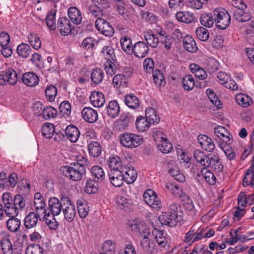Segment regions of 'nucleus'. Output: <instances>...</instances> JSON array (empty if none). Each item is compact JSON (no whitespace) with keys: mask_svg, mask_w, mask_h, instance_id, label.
Masks as SVG:
<instances>
[{"mask_svg":"<svg viewBox=\"0 0 254 254\" xmlns=\"http://www.w3.org/2000/svg\"><path fill=\"white\" fill-rule=\"evenodd\" d=\"M82 159H79L77 162L71 163L70 166H63L61 167L60 171L63 176L72 181H78L81 180L85 174L84 163L87 160L83 156Z\"/></svg>","mask_w":254,"mask_h":254,"instance_id":"obj_1","label":"nucleus"},{"mask_svg":"<svg viewBox=\"0 0 254 254\" xmlns=\"http://www.w3.org/2000/svg\"><path fill=\"white\" fill-rule=\"evenodd\" d=\"M213 13L216 26L221 30L226 29L231 21V16L228 12L225 9L218 8H216Z\"/></svg>","mask_w":254,"mask_h":254,"instance_id":"obj_2","label":"nucleus"},{"mask_svg":"<svg viewBox=\"0 0 254 254\" xmlns=\"http://www.w3.org/2000/svg\"><path fill=\"white\" fill-rule=\"evenodd\" d=\"M121 143L127 148H135L143 141L142 137L131 133H122L119 136Z\"/></svg>","mask_w":254,"mask_h":254,"instance_id":"obj_3","label":"nucleus"},{"mask_svg":"<svg viewBox=\"0 0 254 254\" xmlns=\"http://www.w3.org/2000/svg\"><path fill=\"white\" fill-rule=\"evenodd\" d=\"M60 197L59 199L56 197H53L49 200V208L53 215H59L67 201L68 196L66 195L61 194Z\"/></svg>","mask_w":254,"mask_h":254,"instance_id":"obj_4","label":"nucleus"},{"mask_svg":"<svg viewBox=\"0 0 254 254\" xmlns=\"http://www.w3.org/2000/svg\"><path fill=\"white\" fill-rule=\"evenodd\" d=\"M17 80L16 72L11 68H8L0 72V85H5L7 83L14 85Z\"/></svg>","mask_w":254,"mask_h":254,"instance_id":"obj_5","label":"nucleus"},{"mask_svg":"<svg viewBox=\"0 0 254 254\" xmlns=\"http://www.w3.org/2000/svg\"><path fill=\"white\" fill-rule=\"evenodd\" d=\"M97 30L107 37H112L114 34V29L111 24L104 18L97 19L95 21Z\"/></svg>","mask_w":254,"mask_h":254,"instance_id":"obj_6","label":"nucleus"},{"mask_svg":"<svg viewBox=\"0 0 254 254\" xmlns=\"http://www.w3.org/2000/svg\"><path fill=\"white\" fill-rule=\"evenodd\" d=\"M143 199L145 203L153 208L157 209L161 206L160 200L152 190H147L144 192Z\"/></svg>","mask_w":254,"mask_h":254,"instance_id":"obj_7","label":"nucleus"},{"mask_svg":"<svg viewBox=\"0 0 254 254\" xmlns=\"http://www.w3.org/2000/svg\"><path fill=\"white\" fill-rule=\"evenodd\" d=\"M57 27L62 35H67L71 33L74 27L70 23V20L66 17H60L57 23Z\"/></svg>","mask_w":254,"mask_h":254,"instance_id":"obj_8","label":"nucleus"},{"mask_svg":"<svg viewBox=\"0 0 254 254\" xmlns=\"http://www.w3.org/2000/svg\"><path fill=\"white\" fill-rule=\"evenodd\" d=\"M65 220L68 222H72L76 216V209L71 201L68 197L62 210Z\"/></svg>","mask_w":254,"mask_h":254,"instance_id":"obj_9","label":"nucleus"},{"mask_svg":"<svg viewBox=\"0 0 254 254\" xmlns=\"http://www.w3.org/2000/svg\"><path fill=\"white\" fill-rule=\"evenodd\" d=\"M134 119L129 114H124L121 116L115 124L116 130L122 131L126 129Z\"/></svg>","mask_w":254,"mask_h":254,"instance_id":"obj_10","label":"nucleus"},{"mask_svg":"<svg viewBox=\"0 0 254 254\" xmlns=\"http://www.w3.org/2000/svg\"><path fill=\"white\" fill-rule=\"evenodd\" d=\"M149 48L148 45L143 41H139L134 44L133 46L132 53L135 57L143 58L148 53Z\"/></svg>","mask_w":254,"mask_h":254,"instance_id":"obj_11","label":"nucleus"},{"mask_svg":"<svg viewBox=\"0 0 254 254\" xmlns=\"http://www.w3.org/2000/svg\"><path fill=\"white\" fill-rule=\"evenodd\" d=\"M121 172L124 174V180L128 184L134 182L137 177L136 170L131 165L129 166H125Z\"/></svg>","mask_w":254,"mask_h":254,"instance_id":"obj_12","label":"nucleus"},{"mask_svg":"<svg viewBox=\"0 0 254 254\" xmlns=\"http://www.w3.org/2000/svg\"><path fill=\"white\" fill-rule=\"evenodd\" d=\"M42 216L36 212H30L25 217L24 226L27 229H31L36 227L38 224V218Z\"/></svg>","mask_w":254,"mask_h":254,"instance_id":"obj_13","label":"nucleus"},{"mask_svg":"<svg viewBox=\"0 0 254 254\" xmlns=\"http://www.w3.org/2000/svg\"><path fill=\"white\" fill-rule=\"evenodd\" d=\"M158 220L162 225H167L170 227H176L178 224L177 220L173 217L171 212L169 211L162 213L158 218Z\"/></svg>","mask_w":254,"mask_h":254,"instance_id":"obj_14","label":"nucleus"},{"mask_svg":"<svg viewBox=\"0 0 254 254\" xmlns=\"http://www.w3.org/2000/svg\"><path fill=\"white\" fill-rule=\"evenodd\" d=\"M108 166L111 169L110 172H116L117 171L121 172L126 165L124 164L120 157L116 156L109 158Z\"/></svg>","mask_w":254,"mask_h":254,"instance_id":"obj_15","label":"nucleus"},{"mask_svg":"<svg viewBox=\"0 0 254 254\" xmlns=\"http://www.w3.org/2000/svg\"><path fill=\"white\" fill-rule=\"evenodd\" d=\"M157 34L159 36L160 43L164 45V48L167 51L170 50L172 48L173 37L170 35L167 34L166 32L164 30H161L157 32Z\"/></svg>","mask_w":254,"mask_h":254,"instance_id":"obj_16","label":"nucleus"},{"mask_svg":"<svg viewBox=\"0 0 254 254\" xmlns=\"http://www.w3.org/2000/svg\"><path fill=\"white\" fill-rule=\"evenodd\" d=\"M81 113L84 120L89 123H93L98 119L97 112L91 108H83Z\"/></svg>","mask_w":254,"mask_h":254,"instance_id":"obj_17","label":"nucleus"},{"mask_svg":"<svg viewBox=\"0 0 254 254\" xmlns=\"http://www.w3.org/2000/svg\"><path fill=\"white\" fill-rule=\"evenodd\" d=\"M90 100L92 105L96 107H102L105 102L104 94L102 92L96 91L91 94Z\"/></svg>","mask_w":254,"mask_h":254,"instance_id":"obj_18","label":"nucleus"},{"mask_svg":"<svg viewBox=\"0 0 254 254\" xmlns=\"http://www.w3.org/2000/svg\"><path fill=\"white\" fill-rule=\"evenodd\" d=\"M183 45L186 50L191 53L196 52L198 49L195 41L192 36L189 35L184 36Z\"/></svg>","mask_w":254,"mask_h":254,"instance_id":"obj_19","label":"nucleus"},{"mask_svg":"<svg viewBox=\"0 0 254 254\" xmlns=\"http://www.w3.org/2000/svg\"><path fill=\"white\" fill-rule=\"evenodd\" d=\"M122 172L117 171L116 172H110L109 174V177L111 183L116 187H119L123 185V181L124 180V174Z\"/></svg>","mask_w":254,"mask_h":254,"instance_id":"obj_20","label":"nucleus"},{"mask_svg":"<svg viewBox=\"0 0 254 254\" xmlns=\"http://www.w3.org/2000/svg\"><path fill=\"white\" fill-rule=\"evenodd\" d=\"M22 80L23 82L28 86H36L39 81V77L32 72H27L23 74Z\"/></svg>","mask_w":254,"mask_h":254,"instance_id":"obj_21","label":"nucleus"},{"mask_svg":"<svg viewBox=\"0 0 254 254\" xmlns=\"http://www.w3.org/2000/svg\"><path fill=\"white\" fill-rule=\"evenodd\" d=\"M64 132L68 138L72 142H76L80 135L79 129L73 125L68 126Z\"/></svg>","mask_w":254,"mask_h":254,"instance_id":"obj_22","label":"nucleus"},{"mask_svg":"<svg viewBox=\"0 0 254 254\" xmlns=\"http://www.w3.org/2000/svg\"><path fill=\"white\" fill-rule=\"evenodd\" d=\"M112 82L114 86L116 88H125L127 86L128 79L125 74H117L113 77Z\"/></svg>","mask_w":254,"mask_h":254,"instance_id":"obj_23","label":"nucleus"},{"mask_svg":"<svg viewBox=\"0 0 254 254\" xmlns=\"http://www.w3.org/2000/svg\"><path fill=\"white\" fill-rule=\"evenodd\" d=\"M176 19L180 22L190 23L194 20V14L188 11H180L176 14Z\"/></svg>","mask_w":254,"mask_h":254,"instance_id":"obj_24","label":"nucleus"},{"mask_svg":"<svg viewBox=\"0 0 254 254\" xmlns=\"http://www.w3.org/2000/svg\"><path fill=\"white\" fill-rule=\"evenodd\" d=\"M106 110L109 117L111 118H115L120 113V108L118 103L116 101L113 100L109 102Z\"/></svg>","mask_w":254,"mask_h":254,"instance_id":"obj_25","label":"nucleus"},{"mask_svg":"<svg viewBox=\"0 0 254 254\" xmlns=\"http://www.w3.org/2000/svg\"><path fill=\"white\" fill-rule=\"evenodd\" d=\"M68 15L73 23L78 25L82 20V15L80 10L76 7H70L68 10Z\"/></svg>","mask_w":254,"mask_h":254,"instance_id":"obj_26","label":"nucleus"},{"mask_svg":"<svg viewBox=\"0 0 254 254\" xmlns=\"http://www.w3.org/2000/svg\"><path fill=\"white\" fill-rule=\"evenodd\" d=\"M190 68L191 71L199 79L204 80L207 78V74L206 72L200 65L192 63L190 65Z\"/></svg>","mask_w":254,"mask_h":254,"instance_id":"obj_27","label":"nucleus"},{"mask_svg":"<svg viewBox=\"0 0 254 254\" xmlns=\"http://www.w3.org/2000/svg\"><path fill=\"white\" fill-rule=\"evenodd\" d=\"M168 211L171 212L172 215L176 220H177L178 223L182 219L183 212L181 205L179 204L174 203L171 204Z\"/></svg>","mask_w":254,"mask_h":254,"instance_id":"obj_28","label":"nucleus"},{"mask_svg":"<svg viewBox=\"0 0 254 254\" xmlns=\"http://www.w3.org/2000/svg\"><path fill=\"white\" fill-rule=\"evenodd\" d=\"M77 206L80 217L81 219L85 218L89 210V207L87 202L83 199H78L77 201Z\"/></svg>","mask_w":254,"mask_h":254,"instance_id":"obj_29","label":"nucleus"},{"mask_svg":"<svg viewBox=\"0 0 254 254\" xmlns=\"http://www.w3.org/2000/svg\"><path fill=\"white\" fill-rule=\"evenodd\" d=\"M90 172L96 182H101L105 179V173L103 169L100 166H93L90 170Z\"/></svg>","mask_w":254,"mask_h":254,"instance_id":"obj_30","label":"nucleus"},{"mask_svg":"<svg viewBox=\"0 0 254 254\" xmlns=\"http://www.w3.org/2000/svg\"><path fill=\"white\" fill-rule=\"evenodd\" d=\"M145 118L151 125L157 124L160 121V118L156 111L152 108H148L145 110Z\"/></svg>","mask_w":254,"mask_h":254,"instance_id":"obj_31","label":"nucleus"},{"mask_svg":"<svg viewBox=\"0 0 254 254\" xmlns=\"http://www.w3.org/2000/svg\"><path fill=\"white\" fill-rule=\"evenodd\" d=\"M89 154L93 157H97L102 152V147L97 141H91L88 145Z\"/></svg>","mask_w":254,"mask_h":254,"instance_id":"obj_32","label":"nucleus"},{"mask_svg":"<svg viewBox=\"0 0 254 254\" xmlns=\"http://www.w3.org/2000/svg\"><path fill=\"white\" fill-rule=\"evenodd\" d=\"M19 56L22 58H27L32 54V49L30 46L26 43L19 44L16 49Z\"/></svg>","mask_w":254,"mask_h":254,"instance_id":"obj_33","label":"nucleus"},{"mask_svg":"<svg viewBox=\"0 0 254 254\" xmlns=\"http://www.w3.org/2000/svg\"><path fill=\"white\" fill-rule=\"evenodd\" d=\"M15 217H10L6 222V227L8 230L14 233L17 232L21 226L20 220Z\"/></svg>","mask_w":254,"mask_h":254,"instance_id":"obj_34","label":"nucleus"},{"mask_svg":"<svg viewBox=\"0 0 254 254\" xmlns=\"http://www.w3.org/2000/svg\"><path fill=\"white\" fill-rule=\"evenodd\" d=\"M237 103L244 108L249 106L253 103L251 98L246 94L240 93L236 96Z\"/></svg>","mask_w":254,"mask_h":254,"instance_id":"obj_35","label":"nucleus"},{"mask_svg":"<svg viewBox=\"0 0 254 254\" xmlns=\"http://www.w3.org/2000/svg\"><path fill=\"white\" fill-rule=\"evenodd\" d=\"M244 10H236L234 11L233 15L235 19L241 22H247L252 18V15L249 12L244 11Z\"/></svg>","mask_w":254,"mask_h":254,"instance_id":"obj_36","label":"nucleus"},{"mask_svg":"<svg viewBox=\"0 0 254 254\" xmlns=\"http://www.w3.org/2000/svg\"><path fill=\"white\" fill-rule=\"evenodd\" d=\"M102 53L107 61V62H116L117 59L115 54V51L113 47L111 46H104L103 48Z\"/></svg>","mask_w":254,"mask_h":254,"instance_id":"obj_37","label":"nucleus"},{"mask_svg":"<svg viewBox=\"0 0 254 254\" xmlns=\"http://www.w3.org/2000/svg\"><path fill=\"white\" fill-rule=\"evenodd\" d=\"M0 244L3 254H13L14 249L9 239L2 238L0 240Z\"/></svg>","mask_w":254,"mask_h":254,"instance_id":"obj_38","label":"nucleus"},{"mask_svg":"<svg viewBox=\"0 0 254 254\" xmlns=\"http://www.w3.org/2000/svg\"><path fill=\"white\" fill-rule=\"evenodd\" d=\"M125 104L130 108L137 109L139 106V101L136 96L133 94H128L125 99Z\"/></svg>","mask_w":254,"mask_h":254,"instance_id":"obj_39","label":"nucleus"},{"mask_svg":"<svg viewBox=\"0 0 254 254\" xmlns=\"http://www.w3.org/2000/svg\"><path fill=\"white\" fill-rule=\"evenodd\" d=\"M56 10L52 9L48 13L46 16L47 25L52 30H55L56 28Z\"/></svg>","mask_w":254,"mask_h":254,"instance_id":"obj_40","label":"nucleus"},{"mask_svg":"<svg viewBox=\"0 0 254 254\" xmlns=\"http://www.w3.org/2000/svg\"><path fill=\"white\" fill-rule=\"evenodd\" d=\"M120 42L122 48L124 51L127 54H132L133 46H131V39L127 36H125L121 38Z\"/></svg>","mask_w":254,"mask_h":254,"instance_id":"obj_41","label":"nucleus"},{"mask_svg":"<svg viewBox=\"0 0 254 254\" xmlns=\"http://www.w3.org/2000/svg\"><path fill=\"white\" fill-rule=\"evenodd\" d=\"M161 139V140L157 145L158 149L163 153H168L170 152L173 149L172 144L170 142H168L167 139L163 137H162Z\"/></svg>","mask_w":254,"mask_h":254,"instance_id":"obj_42","label":"nucleus"},{"mask_svg":"<svg viewBox=\"0 0 254 254\" xmlns=\"http://www.w3.org/2000/svg\"><path fill=\"white\" fill-rule=\"evenodd\" d=\"M54 216L50 214L49 211L44 214L45 223L51 230H56L58 227V222L55 219Z\"/></svg>","mask_w":254,"mask_h":254,"instance_id":"obj_43","label":"nucleus"},{"mask_svg":"<svg viewBox=\"0 0 254 254\" xmlns=\"http://www.w3.org/2000/svg\"><path fill=\"white\" fill-rule=\"evenodd\" d=\"M201 173L206 182L210 185H214L216 182V178L214 174L205 168L201 170Z\"/></svg>","mask_w":254,"mask_h":254,"instance_id":"obj_44","label":"nucleus"},{"mask_svg":"<svg viewBox=\"0 0 254 254\" xmlns=\"http://www.w3.org/2000/svg\"><path fill=\"white\" fill-rule=\"evenodd\" d=\"M150 124H149L148 121L146 120V118L142 116L138 117L135 122V126L137 130L139 131H144L147 130Z\"/></svg>","mask_w":254,"mask_h":254,"instance_id":"obj_45","label":"nucleus"},{"mask_svg":"<svg viewBox=\"0 0 254 254\" xmlns=\"http://www.w3.org/2000/svg\"><path fill=\"white\" fill-rule=\"evenodd\" d=\"M54 125L51 123H46L41 128L42 135L47 138H51L55 132Z\"/></svg>","mask_w":254,"mask_h":254,"instance_id":"obj_46","label":"nucleus"},{"mask_svg":"<svg viewBox=\"0 0 254 254\" xmlns=\"http://www.w3.org/2000/svg\"><path fill=\"white\" fill-rule=\"evenodd\" d=\"M145 40L147 43L152 48H156L159 44V38L156 37L155 35L151 32H146L144 34Z\"/></svg>","mask_w":254,"mask_h":254,"instance_id":"obj_47","label":"nucleus"},{"mask_svg":"<svg viewBox=\"0 0 254 254\" xmlns=\"http://www.w3.org/2000/svg\"><path fill=\"white\" fill-rule=\"evenodd\" d=\"M3 208L4 212L8 217L16 216L19 213L18 208L14 205L12 200H11L10 203L5 204Z\"/></svg>","mask_w":254,"mask_h":254,"instance_id":"obj_48","label":"nucleus"},{"mask_svg":"<svg viewBox=\"0 0 254 254\" xmlns=\"http://www.w3.org/2000/svg\"><path fill=\"white\" fill-rule=\"evenodd\" d=\"M104 76V73L101 69L96 68L91 72V79L95 84H98L103 81Z\"/></svg>","mask_w":254,"mask_h":254,"instance_id":"obj_49","label":"nucleus"},{"mask_svg":"<svg viewBox=\"0 0 254 254\" xmlns=\"http://www.w3.org/2000/svg\"><path fill=\"white\" fill-rule=\"evenodd\" d=\"M28 42L35 50L39 49L41 47V42L39 37L35 33H30L28 37Z\"/></svg>","mask_w":254,"mask_h":254,"instance_id":"obj_50","label":"nucleus"},{"mask_svg":"<svg viewBox=\"0 0 254 254\" xmlns=\"http://www.w3.org/2000/svg\"><path fill=\"white\" fill-rule=\"evenodd\" d=\"M182 83L184 88L187 91L191 90L195 85L194 79L190 75H186L183 77Z\"/></svg>","mask_w":254,"mask_h":254,"instance_id":"obj_51","label":"nucleus"},{"mask_svg":"<svg viewBox=\"0 0 254 254\" xmlns=\"http://www.w3.org/2000/svg\"><path fill=\"white\" fill-rule=\"evenodd\" d=\"M60 114L63 117L66 118L71 113V106L69 103L67 101L62 102L59 108Z\"/></svg>","mask_w":254,"mask_h":254,"instance_id":"obj_52","label":"nucleus"},{"mask_svg":"<svg viewBox=\"0 0 254 254\" xmlns=\"http://www.w3.org/2000/svg\"><path fill=\"white\" fill-rule=\"evenodd\" d=\"M153 80L154 83L158 85H164L166 83L165 77L159 69H155L153 72Z\"/></svg>","mask_w":254,"mask_h":254,"instance_id":"obj_53","label":"nucleus"},{"mask_svg":"<svg viewBox=\"0 0 254 254\" xmlns=\"http://www.w3.org/2000/svg\"><path fill=\"white\" fill-rule=\"evenodd\" d=\"M196 35L201 41H206L209 37V33L207 29L203 27H199L195 30Z\"/></svg>","mask_w":254,"mask_h":254,"instance_id":"obj_54","label":"nucleus"},{"mask_svg":"<svg viewBox=\"0 0 254 254\" xmlns=\"http://www.w3.org/2000/svg\"><path fill=\"white\" fill-rule=\"evenodd\" d=\"M45 94L48 101L53 102L57 94V89L53 85L48 86L45 89Z\"/></svg>","mask_w":254,"mask_h":254,"instance_id":"obj_55","label":"nucleus"},{"mask_svg":"<svg viewBox=\"0 0 254 254\" xmlns=\"http://www.w3.org/2000/svg\"><path fill=\"white\" fill-rule=\"evenodd\" d=\"M57 114V110L55 108L52 106H49L46 108H44L42 115L45 120H48L51 118H55Z\"/></svg>","mask_w":254,"mask_h":254,"instance_id":"obj_56","label":"nucleus"},{"mask_svg":"<svg viewBox=\"0 0 254 254\" xmlns=\"http://www.w3.org/2000/svg\"><path fill=\"white\" fill-rule=\"evenodd\" d=\"M34 206L36 210V213L41 215L47 213L45 209L46 203L44 199H37L34 201Z\"/></svg>","mask_w":254,"mask_h":254,"instance_id":"obj_57","label":"nucleus"},{"mask_svg":"<svg viewBox=\"0 0 254 254\" xmlns=\"http://www.w3.org/2000/svg\"><path fill=\"white\" fill-rule=\"evenodd\" d=\"M103 250L104 252L100 254H115V245L110 240L107 241L103 243Z\"/></svg>","mask_w":254,"mask_h":254,"instance_id":"obj_58","label":"nucleus"},{"mask_svg":"<svg viewBox=\"0 0 254 254\" xmlns=\"http://www.w3.org/2000/svg\"><path fill=\"white\" fill-rule=\"evenodd\" d=\"M97 182L88 180L86 181L85 188V191L89 194L95 193L97 192L98 189V185Z\"/></svg>","mask_w":254,"mask_h":254,"instance_id":"obj_59","label":"nucleus"},{"mask_svg":"<svg viewBox=\"0 0 254 254\" xmlns=\"http://www.w3.org/2000/svg\"><path fill=\"white\" fill-rule=\"evenodd\" d=\"M214 18L212 15L210 14H203L201 15L200 21L202 25L205 27H212L214 24Z\"/></svg>","mask_w":254,"mask_h":254,"instance_id":"obj_60","label":"nucleus"},{"mask_svg":"<svg viewBox=\"0 0 254 254\" xmlns=\"http://www.w3.org/2000/svg\"><path fill=\"white\" fill-rule=\"evenodd\" d=\"M210 166L218 172L223 170V165L220 161V159L217 154H214L213 156L212 163H211Z\"/></svg>","mask_w":254,"mask_h":254,"instance_id":"obj_61","label":"nucleus"},{"mask_svg":"<svg viewBox=\"0 0 254 254\" xmlns=\"http://www.w3.org/2000/svg\"><path fill=\"white\" fill-rule=\"evenodd\" d=\"M88 10L89 13L93 17L96 18L97 19L103 18V11L99 7H97L95 5L90 6L88 8Z\"/></svg>","mask_w":254,"mask_h":254,"instance_id":"obj_62","label":"nucleus"},{"mask_svg":"<svg viewBox=\"0 0 254 254\" xmlns=\"http://www.w3.org/2000/svg\"><path fill=\"white\" fill-rule=\"evenodd\" d=\"M12 202L18 208V210H22L25 206V200L21 195L16 194L14 196Z\"/></svg>","mask_w":254,"mask_h":254,"instance_id":"obj_63","label":"nucleus"},{"mask_svg":"<svg viewBox=\"0 0 254 254\" xmlns=\"http://www.w3.org/2000/svg\"><path fill=\"white\" fill-rule=\"evenodd\" d=\"M26 254H43V249L37 244H32L27 247Z\"/></svg>","mask_w":254,"mask_h":254,"instance_id":"obj_64","label":"nucleus"}]
</instances>
